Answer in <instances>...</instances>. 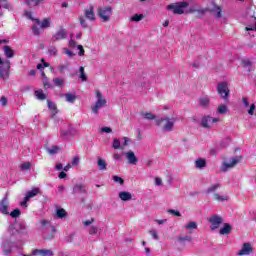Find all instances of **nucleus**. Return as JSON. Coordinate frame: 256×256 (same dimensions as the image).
Returning <instances> with one entry per match:
<instances>
[{
    "instance_id": "2",
    "label": "nucleus",
    "mask_w": 256,
    "mask_h": 256,
    "mask_svg": "<svg viewBox=\"0 0 256 256\" xmlns=\"http://www.w3.org/2000/svg\"><path fill=\"white\" fill-rule=\"evenodd\" d=\"M95 94L96 102L93 106H91V109L94 115H99V110L103 109V107H107V99L103 97V94L99 90H96Z\"/></svg>"
},
{
    "instance_id": "11",
    "label": "nucleus",
    "mask_w": 256,
    "mask_h": 256,
    "mask_svg": "<svg viewBox=\"0 0 256 256\" xmlns=\"http://www.w3.org/2000/svg\"><path fill=\"white\" fill-rule=\"evenodd\" d=\"M39 195V188H33L32 190L26 193L24 200L20 203L21 207H27V203L33 199V197H37Z\"/></svg>"
},
{
    "instance_id": "48",
    "label": "nucleus",
    "mask_w": 256,
    "mask_h": 256,
    "mask_svg": "<svg viewBox=\"0 0 256 256\" xmlns=\"http://www.w3.org/2000/svg\"><path fill=\"white\" fill-rule=\"evenodd\" d=\"M19 215H21V210L19 209H15L14 211H12L10 213V216L13 218V219H17V217H19Z\"/></svg>"
},
{
    "instance_id": "7",
    "label": "nucleus",
    "mask_w": 256,
    "mask_h": 256,
    "mask_svg": "<svg viewBox=\"0 0 256 256\" xmlns=\"http://www.w3.org/2000/svg\"><path fill=\"white\" fill-rule=\"evenodd\" d=\"M12 235L18 233L19 235H27V225L25 222H16L9 227Z\"/></svg>"
},
{
    "instance_id": "12",
    "label": "nucleus",
    "mask_w": 256,
    "mask_h": 256,
    "mask_svg": "<svg viewBox=\"0 0 256 256\" xmlns=\"http://www.w3.org/2000/svg\"><path fill=\"white\" fill-rule=\"evenodd\" d=\"M208 221L211 224V230L215 231V229H219V226L221 223H223V218L217 214H214L208 219Z\"/></svg>"
},
{
    "instance_id": "1",
    "label": "nucleus",
    "mask_w": 256,
    "mask_h": 256,
    "mask_svg": "<svg viewBox=\"0 0 256 256\" xmlns=\"http://www.w3.org/2000/svg\"><path fill=\"white\" fill-rule=\"evenodd\" d=\"M175 123H177V118L175 116H166L155 119L156 127H160L163 133H171V131H174Z\"/></svg>"
},
{
    "instance_id": "20",
    "label": "nucleus",
    "mask_w": 256,
    "mask_h": 256,
    "mask_svg": "<svg viewBox=\"0 0 256 256\" xmlns=\"http://www.w3.org/2000/svg\"><path fill=\"white\" fill-rule=\"evenodd\" d=\"M33 255H40V256H53L54 253L53 251L49 249H34L33 250Z\"/></svg>"
},
{
    "instance_id": "51",
    "label": "nucleus",
    "mask_w": 256,
    "mask_h": 256,
    "mask_svg": "<svg viewBox=\"0 0 256 256\" xmlns=\"http://www.w3.org/2000/svg\"><path fill=\"white\" fill-rule=\"evenodd\" d=\"M113 181L115 183H119L120 185H123L125 183V180H123V178H121L119 176H113Z\"/></svg>"
},
{
    "instance_id": "53",
    "label": "nucleus",
    "mask_w": 256,
    "mask_h": 256,
    "mask_svg": "<svg viewBox=\"0 0 256 256\" xmlns=\"http://www.w3.org/2000/svg\"><path fill=\"white\" fill-rule=\"evenodd\" d=\"M168 213H170V215H174L175 217H181V212L178 210L169 209Z\"/></svg>"
},
{
    "instance_id": "14",
    "label": "nucleus",
    "mask_w": 256,
    "mask_h": 256,
    "mask_svg": "<svg viewBox=\"0 0 256 256\" xmlns=\"http://www.w3.org/2000/svg\"><path fill=\"white\" fill-rule=\"evenodd\" d=\"M214 123H219V118H213L211 116H204L202 118V127L205 129H211Z\"/></svg>"
},
{
    "instance_id": "58",
    "label": "nucleus",
    "mask_w": 256,
    "mask_h": 256,
    "mask_svg": "<svg viewBox=\"0 0 256 256\" xmlns=\"http://www.w3.org/2000/svg\"><path fill=\"white\" fill-rule=\"evenodd\" d=\"M63 51L65 55H68L69 57H75V54L72 51L68 50L67 48H63Z\"/></svg>"
},
{
    "instance_id": "19",
    "label": "nucleus",
    "mask_w": 256,
    "mask_h": 256,
    "mask_svg": "<svg viewBox=\"0 0 256 256\" xmlns=\"http://www.w3.org/2000/svg\"><path fill=\"white\" fill-rule=\"evenodd\" d=\"M126 159L128 160L129 165H137L139 159L135 156V152L128 151L125 153Z\"/></svg>"
},
{
    "instance_id": "63",
    "label": "nucleus",
    "mask_w": 256,
    "mask_h": 256,
    "mask_svg": "<svg viewBox=\"0 0 256 256\" xmlns=\"http://www.w3.org/2000/svg\"><path fill=\"white\" fill-rule=\"evenodd\" d=\"M102 133H111L113 130H111L110 127H103L101 128Z\"/></svg>"
},
{
    "instance_id": "21",
    "label": "nucleus",
    "mask_w": 256,
    "mask_h": 256,
    "mask_svg": "<svg viewBox=\"0 0 256 256\" xmlns=\"http://www.w3.org/2000/svg\"><path fill=\"white\" fill-rule=\"evenodd\" d=\"M36 25H40V29H47L51 27V18H45L42 22L39 19L35 20Z\"/></svg>"
},
{
    "instance_id": "45",
    "label": "nucleus",
    "mask_w": 256,
    "mask_h": 256,
    "mask_svg": "<svg viewBox=\"0 0 256 256\" xmlns=\"http://www.w3.org/2000/svg\"><path fill=\"white\" fill-rule=\"evenodd\" d=\"M42 77H45L43 80L44 89H51V83L47 80V77L45 76V72H42Z\"/></svg>"
},
{
    "instance_id": "43",
    "label": "nucleus",
    "mask_w": 256,
    "mask_h": 256,
    "mask_svg": "<svg viewBox=\"0 0 256 256\" xmlns=\"http://www.w3.org/2000/svg\"><path fill=\"white\" fill-rule=\"evenodd\" d=\"M48 53H49V55H51L52 57L57 56V53H58L57 47H55V46H50V47L48 48Z\"/></svg>"
},
{
    "instance_id": "56",
    "label": "nucleus",
    "mask_w": 256,
    "mask_h": 256,
    "mask_svg": "<svg viewBox=\"0 0 256 256\" xmlns=\"http://www.w3.org/2000/svg\"><path fill=\"white\" fill-rule=\"evenodd\" d=\"M214 13H216L217 19H220V17H221V7L216 6V8L214 9Z\"/></svg>"
},
{
    "instance_id": "36",
    "label": "nucleus",
    "mask_w": 256,
    "mask_h": 256,
    "mask_svg": "<svg viewBox=\"0 0 256 256\" xmlns=\"http://www.w3.org/2000/svg\"><path fill=\"white\" fill-rule=\"evenodd\" d=\"M89 235H101V229L97 226H90Z\"/></svg>"
},
{
    "instance_id": "54",
    "label": "nucleus",
    "mask_w": 256,
    "mask_h": 256,
    "mask_svg": "<svg viewBox=\"0 0 256 256\" xmlns=\"http://www.w3.org/2000/svg\"><path fill=\"white\" fill-rule=\"evenodd\" d=\"M248 115H254L255 114V104H251L249 109L247 110Z\"/></svg>"
},
{
    "instance_id": "41",
    "label": "nucleus",
    "mask_w": 256,
    "mask_h": 256,
    "mask_svg": "<svg viewBox=\"0 0 256 256\" xmlns=\"http://www.w3.org/2000/svg\"><path fill=\"white\" fill-rule=\"evenodd\" d=\"M149 234L151 235L152 239H154V241H159V233L157 230L151 229L149 230Z\"/></svg>"
},
{
    "instance_id": "39",
    "label": "nucleus",
    "mask_w": 256,
    "mask_h": 256,
    "mask_svg": "<svg viewBox=\"0 0 256 256\" xmlns=\"http://www.w3.org/2000/svg\"><path fill=\"white\" fill-rule=\"evenodd\" d=\"M79 73L81 81H87V75H85V68L83 66H80Z\"/></svg>"
},
{
    "instance_id": "29",
    "label": "nucleus",
    "mask_w": 256,
    "mask_h": 256,
    "mask_svg": "<svg viewBox=\"0 0 256 256\" xmlns=\"http://www.w3.org/2000/svg\"><path fill=\"white\" fill-rule=\"evenodd\" d=\"M60 97H65L67 103H75V99H77V96L72 93L61 94Z\"/></svg>"
},
{
    "instance_id": "61",
    "label": "nucleus",
    "mask_w": 256,
    "mask_h": 256,
    "mask_svg": "<svg viewBox=\"0 0 256 256\" xmlns=\"http://www.w3.org/2000/svg\"><path fill=\"white\" fill-rule=\"evenodd\" d=\"M155 185H157V187H161V185H163V180L159 177L155 178Z\"/></svg>"
},
{
    "instance_id": "16",
    "label": "nucleus",
    "mask_w": 256,
    "mask_h": 256,
    "mask_svg": "<svg viewBox=\"0 0 256 256\" xmlns=\"http://www.w3.org/2000/svg\"><path fill=\"white\" fill-rule=\"evenodd\" d=\"M84 16L89 21H95V7L93 5H89L87 9L84 10Z\"/></svg>"
},
{
    "instance_id": "3",
    "label": "nucleus",
    "mask_w": 256,
    "mask_h": 256,
    "mask_svg": "<svg viewBox=\"0 0 256 256\" xmlns=\"http://www.w3.org/2000/svg\"><path fill=\"white\" fill-rule=\"evenodd\" d=\"M189 7V2H178V3H172L167 6L168 11H172L174 15H183L185 13V9Z\"/></svg>"
},
{
    "instance_id": "42",
    "label": "nucleus",
    "mask_w": 256,
    "mask_h": 256,
    "mask_svg": "<svg viewBox=\"0 0 256 256\" xmlns=\"http://www.w3.org/2000/svg\"><path fill=\"white\" fill-rule=\"evenodd\" d=\"M113 149H121V141L118 138H114L112 142Z\"/></svg>"
},
{
    "instance_id": "52",
    "label": "nucleus",
    "mask_w": 256,
    "mask_h": 256,
    "mask_svg": "<svg viewBox=\"0 0 256 256\" xmlns=\"http://www.w3.org/2000/svg\"><path fill=\"white\" fill-rule=\"evenodd\" d=\"M4 9H8V11H13V5L7 2V0L2 4Z\"/></svg>"
},
{
    "instance_id": "25",
    "label": "nucleus",
    "mask_w": 256,
    "mask_h": 256,
    "mask_svg": "<svg viewBox=\"0 0 256 256\" xmlns=\"http://www.w3.org/2000/svg\"><path fill=\"white\" fill-rule=\"evenodd\" d=\"M198 103L200 107H203L204 109H206V107H209L211 100H209V97L205 96V97L199 98Z\"/></svg>"
},
{
    "instance_id": "35",
    "label": "nucleus",
    "mask_w": 256,
    "mask_h": 256,
    "mask_svg": "<svg viewBox=\"0 0 256 256\" xmlns=\"http://www.w3.org/2000/svg\"><path fill=\"white\" fill-rule=\"evenodd\" d=\"M56 215L58 219H65V217H67V211H65L63 208L57 209Z\"/></svg>"
},
{
    "instance_id": "5",
    "label": "nucleus",
    "mask_w": 256,
    "mask_h": 256,
    "mask_svg": "<svg viewBox=\"0 0 256 256\" xmlns=\"http://www.w3.org/2000/svg\"><path fill=\"white\" fill-rule=\"evenodd\" d=\"M40 225L42 231H45V233H50V235L46 236L45 239H53L55 237L57 230L55 229V226L51 225L50 221L41 220Z\"/></svg>"
},
{
    "instance_id": "18",
    "label": "nucleus",
    "mask_w": 256,
    "mask_h": 256,
    "mask_svg": "<svg viewBox=\"0 0 256 256\" xmlns=\"http://www.w3.org/2000/svg\"><path fill=\"white\" fill-rule=\"evenodd\" d=\"M73 195H87V189H85V185L76 184L72 189Z\"/></svg>"
},
{
    "instance_id": "22",
    "label": "nucleus",
    "mask_w": 256,
    "mask_h": 256,
    "mask_svg": "<svg viewBox=\"0 0 256 256\" xmlns=\"http://www.w3.org/2000/svg\"><path fill=\"white\" fill-rule=\"evenodd\" d=\"M251 254V244L245 243L242 246V249L238 252V255L243 256V255H250Z\"/></svg>"
},
{
    "instance_id": "55",
    "label": "nucleus",
    "mask_w": 256,
    "mask_h": 256,
    "mask_svg": "<svg viewBox=\"0 0 256 256\" xmlns=\"http://www.w3.org/2000/svg\"><path fill=\"white\" fill-rule=\"evenodd\" d=\"M69 47H71V49H75V47H77V42L73 40V35H71V39L69 41Z\"/></svg>"
},
{
    "instance_id": "59",
    "label": "nucleus",
    "mask_w": 256,
    "mask_h": 256,
    "mask_svg": "<svg viewBox=\"0 0 256 256\" xmlns=\"http://www.w3.org/2000/svg\"><path fill=\"white\" fill-rule=\"evenodd\" d=\"M0 104L2 105V107H6L7 106V97L2 96L0 99Z\"/></svg>"
},
{
    "instance_id": "32",
    "label": "nucleus",
    "mask_w": 256,
    "mask_h": 256,
    "mask_svg": "<svg viewBox=\"0 0 256 256\" xmlns=\"http://www.w3.org/2000/svg\"><path fill=\"white\" fill-rule=\"evenodd\" d=\"M228 112H229V108H228L227 105H225V104H221V105H219L218 108H217V113H218L219 115H225V114L228 113Z\"/></svg>"
},
{
    "instance_id": "30",
    "label": "nucleus",
    "mask_w": 256,
    "mask_h": 256,
    "mask_svg": "<svg viewBox=\"0 0 256 256\" xmlns=\"http://www.w3.org/2000/svg\"><path fill=\"white\" fill-rule=\"evenodd\" d=\"M4 54L8 59L15 57V51H13V49H11L9 46H4Z\"/></svg>"
},
{
    "instance_id": "23",
    "label": "nucleus",
    "mask_w": 256,
    "mask_h": 256,
    "mask_svg": "<svg viewBox=\"0 0 256 256\" xmlns=\"http://www.w3.org/2000/svg\"><path fill=\"white\" fill-rule=\"evenodd\" d=\"M118 197L121 199V201H131V199H133V195L127 191L119 192Z\"/></svg>"
},
{
    "instance_id": "38",
    "label": "nucleus",
    "mask_w": 256,
    "mask_h": 256,
    "mask_svg": "<svg viewBox=\"0 0 256 256\" xmlns=\"http://www.w3.org/2000/svg\"><path fill=\"white\" fill-rule=\"evenodd\" d=\"M47 153H49V155H55L56 153L59 152V147L58 146H52L50 148H46Z\"/></svg>"
},
{
    "instance_id": "47",
    "label": "nucleus",
    "mask_w": 256,
    "mask_h": 256,
    "mask_svg": "<svg viewBox=\"0 0 256 256\" xmlns=\"http://www.w3.org/2000/svg\"><path fill=\"white\" fill-rule=\"evenodd\" d=\"M219 187H221L220 184H214L213 186L209 187L206 192L213 193V192L217 191V189H219Z\"/></svg>"
},
{
    "instance_id": "26",
    "label": "nucleus",
    "mask_w": 256,
    "mask_h": 256,
    "mask_svg": "<svg viewBox=\"0 0 256 256\" xmlns=\"http://www.w3.org/2000/svg\"><path fill=\"white\" fill-rule=\"evenodd\" d=\"M186 231H188V233H193V231H195V229H197V222L195 221H190L188 222L185 226Z\"/></svg>"
},
{
    "instance_id": "6",
    "label": "nucleus",
    "mask_w": 256,
    "mask_h": 256,
    "mask_svg": "<svg viewBox=\"0 0 256 256\" xmlns=\"http://www.w3.org/2000/svg\"><path fill=\"white\" fill-rule=\"evenodd\" d=\"M247 13L250 21L247 23L245 30L256 31V8L250 7Z\"/></svg>"
},
{
    "instance_id": "34",
    "label": "nucleus",
    "mask_w": 256,
    "mask_h": 256,
    "mask_svg": "<svg viewBox=\"0 0 256 256\" xmlns=\"http://www.w3.org/2000/svg\"><path fill=\"white\" fill-rule=\"evenodd\" d=\"M53 83L56 87L63 88L65 87V79L62 78H54Z\"/></svg>"
},
{
    "instance_id": "24",
    "label": "nucleus",
    "mask_w": 256,
    "mask_h": 256,
    "mask_svg": "<svg viewBox=\"0 0 256 256\" xmlns=\"http://www.w3.org/2000/svg\"><path fill=\"white\" fill-rule=\"evenodd\" d=\"M196 169H204L207 167V161L204 158H199L194 162Z\"/></svg>"
},
{
    "instance_id": "62",
    "label": "nucleus",
    "mask_w": 256,
    "mask_h": 256,
    "mask_svg": "<svg viewBox=\"0 0 256 256\" xmlns=\"http://www.w3.org/2000/svg\"><path fill=\"white\" fill-rule=\"evenodd\" d=\"M73 239H75V234H70L66 237L67 243H73Z\"/></svg>"
},
{
    "instance_id": "50",
    "label": "nucleus",
    "mask_w": 256,
    "mask_h": 256,
    "mask_svg": "<svg viewBox=\"0 0 256 256\" xmlns=\"http://www.w3.org/2000/svg\"><path fill=\"white\" fill-rule=\"evenodd\" d=\"M20 169L22 171H27V170L31 169V163L26 162V163L21 164Z\"/></svg>"
},
{
    "instance_id": "27",
    "label": "nucleus",
    "mask_w": 256,
    "mask_h": 256,
    "mask_svg": "<svg viewBox=\"0 0 256 256\" xmlns=\"http://www.w3.org/2000/svg\"><path fill=\"white\" fill-rule=\"evenodd\" d=\"M34 95L39 101H45V99H47V95L45 94V92H43V89L36 90L34 92Z\"/></svg>"
},
{
    "instance_id": "28",
    "label": "nucleus",
    "mask_w": 256,
    "mask_h": 256,
    "mask_svg": "<svg viewBox=\"0 0 256 256\" xmlns=\"http://www.w3.org/2000/svg\"><path fill=\"white\" fill-rule=\"evenodd\" d=\"M98 169L99 171H107V161L103 158H98Z\"/></svg>"
},
{
    "instance_id": "13",
    "label": "nucleus",
    "mask_w": 256,
    "mask_h": 256,
    "mask_svg": "<svg viewBox=\"0 0 256 256\" xmlns=\"http://www.w3.org/2000/svg\"><path fill=\"white\" fill-rule=\"evenodd\" d=\"M68 32L65 28L60 27V29L52 36V43H56V41H61L63 39H67Z\"/></svg>"
},
{
    "instance_id": "40",
    "label": "nucleus",
    "mask_w": 256,
    "mask_h": 256,
    "mask_svg": "<svg viewBox=\"0 0 256 256\" xmlns=\"http://www.w3.org/2000/svg\"><path fill=\"white\" fill-rule=\"evenodd\" d=\"M143 14H135L130 21H133L134 23H139V21H143Z\"/></svg>"
},
{
    "instance_id": "60",
    "label": "nucleus",
    "mask_w": 256,
    "mask_h": 256,
    "mask_svg": "<svg viewBox=\"0 0 256 256\" xmlns=\"http://www.w3.org/2000/svg\"><path fill=\"white\" fill-rule=\"evenodd\" d=\"M78 49H79L78 55L80 57H83V55H85V49H83L82 45H78Z\"/></svg>"
},
{
    "instance_id": "57",
    "label": "nucleus",
    "mask_w": 256,
    "mask_h": 256,
    "mask_svg": "<svg viewBox=\"0 0 256 256\" xmlns=\"http://www.w3.org/2000/svg\"><path fill=\"white\" fill-rule=\"evenodd\" d=\"M32 31H33L34 35H40V33H41V31L39 30V27H37V25L32 26Z\"/></svg>"
},
{
    "instance_id": "10",
    "label": "nucleus",
    "mask_w": 256,
    "mask_h": 256,
    "mask_svg": "<svg viewBox=\"0 0 256 256\" xmlns=\"http://www.w3.org/2000/svg\"><path fill=\"white\" fill-rule=\"evenodd\" d=\"M241 159H243L242 156H237L235 158H231L229 162H224L221 166V171L226 173V171H229V169H233L237 163L241 162Z\"/></svg>"
},
{
    "instance_id": "44",
    "label": "nucleus",
    "mask_w": 256,
    "mask_h": 256,
    "mask_svg": "<svg viewBox=\"0 0 256 256\" xmlns=\"http://www.w3.org/2000/svg\"><path fill=\"white\" fill-rule=\"evenodd\" d=\"M79 21H80V25H81V27H83V29H87V27H89V24H87V20L85 19V17L80 16Z\"/></svg>"
},
{
    "instance_id": "33",
    "label": "nucleus",
    "mask_w": 256,
    "mask_h": 256,
    "mask_svg": "<svg viewBox=\"0 0 256 256\" xmlns=\"http://www.w3.org/2000/svg\"><path fill=\"white\" fill-rule=\"evenodd\" d=\"M220 235H229L231 233V225L225 223L224 227L220 229Z\"/></svg>"
},
{
    "instance_id": "64",
    "label": "nucleus",
    "mask_w": 256,
    "mask_h": 256,
    "mask_svg": "<svg viewBox=\"0 0 256 256\" xmlns=\"http://www.w3.org/2000/svg\"><path fill=\"white\" fill-rule=\"evenodd\" d=\"M242 103H243L244 107H246V108L249 107V100L247 98L243 97Z\"/></svg>"
},
{
    "instance_id": "37",
    "label": "nucleus",
    "mask_w": 256,
    "mask_h": 256,
    "mask_svg": "<svg viewBox=\"0 0 256 256\" xmlns=\"http://www.w3.org/2000/svg\"><path fill=\"white\" fill-rule=\"evenodd\" d=\"M142 117H144V119H147L148 121H155V119H157L156 116L151 112L143 113Z\"/></svg>"
},
{
    "instance_id": "15",
    "label": "nucleus",
    "mask_w": 256,
    "mask_h": 256,
    "mask_svg": "<svg viewBox=\"0 0 256 256\" xmlns=\"http://www.w3.org/2000/svg\"><path fill=\"white\" fill-rule=\"evenodd\" d=\"M0 213L9 215V199L7 198V195L0 202Z\"/></svg>"
},
{
    "instance_id": "4",
    "label": "nucleus",
    "mask_w": 256,
    "mask_h": 256,
    "mask_svg": "<svg viewBox=\"0 0 256 256\" xmlns=\"http://www.w3.org/2000/svg\"><path fill=\"white\" fill-rule=\"evenodd\" d=\"M113 15V8L111 6H104L98 8V17L103 21V23H107L111 21V16Z\"/></svg>"
},
{
    "instance_id": "8",
    "label": "nucleus",
    "mask_w": 256,
    "mask_h": 256,
    "mask_svg": "<svg viewBox=\"0 0 256 256\" xmlns=\"http://www.w3.org/2000/svg\"><path fill=\"white\" fill-rule=\"evenodd\" d=\"M11 69V61H3L0 58V77L5 81L9 79V71Z\"/></svg>"
},
{
    "instance_id": "17",
    "label": "nucleus",
    "mask_w": 256,
    "mask_h": 256,
    "mask_svg": "<svg viewBox=\"0 0 256 256\" xmlns=\"http://www.w3.org/2000/svg\"><path fill=\"white\" fill-rule=\"evenodd\" d=\"M1 249L3 254L8 256L11 253V240L4 238L1 244Z\"/></svg>"
},
{
    "instance_id": "49",
    "label": "nucleus",
    "mask_w": 256,
    "mask_h": 256,
    "mask_svg": "<svg viewBox=\"0 0 256 256\" xmlns=\"http://www.w3.org/2000/svg\"><path fill=\"white\" fill-rule=\"evenodd\" d=\"M214 199L216 201H227V199H229V197L227 196H221L219 194H214Z\"/></svg>"
},
{
    "instance_id": "9",
    "label": "nucleus",
    "mask_w": 256,
    "mask_h": 256,
    "mask_svg": "<svg viewBox=\"0 0 256 256\" xmlns=\"http://www.w3.org/2000/svg\"><path fill=\"white\" fill-rule=\"evenodd\" d=\"M216 91L222 99H229V85L227 82L218 83Z\"/></svg>"
},
{
    "instance_id": "31",
    "label": "nucleus",
    "mask_w": 256,
    "mask_h": 256,
    "mask_svg": "<svg viewBox=\"0 0 256 256\" xmlns=\"http://www.w3.org/2000/svg\"><path fill=\"white\" fill-rule=\"evenodd\" d=\"M47 104H48V109L52 111V117H55V114L57 113V105H55V103H53V101L51 100H47Z\"/></svg>"
},
{
    "instance_id": "46",
    "label": "nucleus",
    "mask_w": 256,
    "mask_h": 256,
    "mask_svg": "<svg viewBox=\"0 0 256 256\" xmlns=\"http://www.w3.org/2000/svg\"><path fill=\"white\" fill-rule=\"evenodd\" d=\"M242 65L247 71H251V61L249 60H242Z\"/></svg>"
}]
</instances>
